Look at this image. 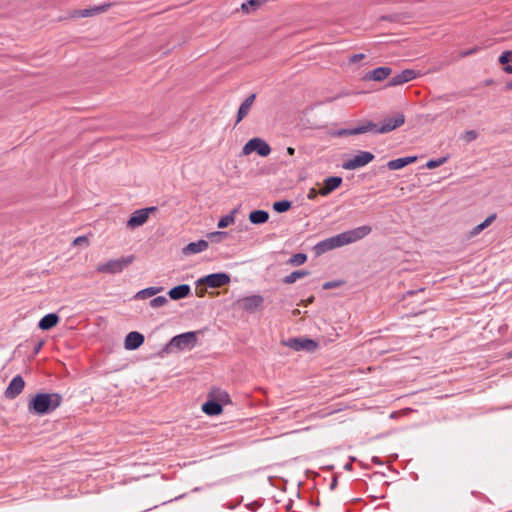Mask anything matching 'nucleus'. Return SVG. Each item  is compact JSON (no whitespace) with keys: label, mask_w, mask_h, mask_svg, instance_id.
I'll list each match as a JSON object with an SVG mask.
<instances>
[{"label":"nucleus","mask_w":512,"mask_h":512,"mask_svg":"<svg viewBox=\"0 0 512 512\" xmlns=\"http://www.w3.org/2000/svg\"><path fill=\"white\" fill-rule=\"evenodd\" d=\"M372 231V227L369 225H363L359 226L357 228H354L352 230H348L345 232H342L338 235H335L333 237L324 239L320 242H318L314 249L316 251V254L320 255L323 253H326L330 250H333L335 248H339L354 242H357L366 236H368Z\"/></svg>","instance_id":"nucleus-1"},{"label":"nucleus","mask_w":512,"mask_h":512,"mask_svg":"<svg viewBox=\"0 0 512 512\" xmlns=\"http://www.w3.org/2000/svg\"><path fill=\"white\" fill-rule=\"evenodd\" d=\"M62 403L58 393H38L28 403L29 412L36 415H46L53 412Z\"/></svg>","instance_id":"nucleus-2"},{"label":"nucleus","mask_w":512,"mask_h":512,"mask_svg":"<svg viewBox=\"0 0 512 512\" xmlns=\"http://www.w3.org/2000/svg\"><path fill=\"white\" fill-rule=\"evenodd\" d=\"M135 260L134 255H127L118 259L109 260L106 263H100L96 267V272L104 274H118L124 271Z\"/></svg>","instance_id":"nucleus-3"},{"label":"nucleus","mask_w":512,"mask_h":512,"mask_svg":"<svg viewBox=\"0 0 512 512\" xmlns=\"http://www.w3.org/2000/svg\"><path fill=\"white\" fill-rule=\"evenodd\" d=\"M198 331H189L174 336L165 347V351H171L172 349L186 350L192 349L197 344Z\"/></svg>","instance_id":"nucleus-4"},{"label":"nucleus","mask_w":512,"mask_h":512,"mask_svg":"<svg viewBox=\"0 0 512 512\" xmlns=\"http://www.w3.org/2000/svg\"><path fill=\"white\" fill-rule=\"evenodd\" d=\"M405 123V116L403 113H396L392 117L385 118L381 125H376L375 128L371 131L378 134H385L391 132Z\"/></svg>","instance_id":"nucleus-5"},{"label":"nucleus","mask_w":512,"mask_h":512,"mask_svg":"<svg viewBox=\"0 0 512 512\" xmlns=\"http://www.w3.org/2000/svg\"><path fill=\"white\" fill-rule=\"evenodd\" d=\"M283 344L295 351L314 352L318 348L316 341L306 337L289 338Z\"/></svg>","instance_id":"nucleus-6"},{"label":"nucleus","mask_w":512,"mask_h":512,"mask_svg":"<svg viewBox=\"0 0 512 512\" xmlns=\"http://www.w3.org/2000/svg\"><path fill=\"white\" fill-rule=\"evenodd\" d=\"M257 152L258 155L266 157L270 154L271 148L269 144L261 138L250 139L242 148V154L247 156L252 152Z\"/></svg>","instance_id":"nucleus-7"},{"label":"nucleus","mask_w":512,"mask_h":512,"mask_svg":"<svg viewBox=\"0 0 512 512\" xmlns=\"http://www.w3.org/2000/svg\"><path fill=\"white\" fill-rule=\"evenodd\" d=\"M374 159V155L368 151H359L353 158L343 162L342 167L345 170H355L370 163Z\"/></svg>","instance_id":"nucleus-8"},{"label":"nucleus","mask_w":512,"mask_h":512,"mask_svg":"<svg viewBox=\"0 0 512 512\" xmlns=\"http://www.w3.org/2000/svg\"><path fill=\"white\" fill-rule=\"evenodd\" d=\"M230 283V276L227 273H212L200 278L198 285L205 284L210 288H220Z\"/></svg>","instance_id":"nucleus-9"},{"label":"nucleus","mask_w":512,"mask_h":512,"mask_svg":"<svg viewBox=\"0 0 512 512\" xmlns=\"http://www.w3.org/2000/svg\"><path fill=\"white\" fill-rule=\"evenodd\" d=\"M156 210L157 208L154 206L136 210L135 212L132 213L131 217L127 221V227L130 229H135L137 227L142 226L147 222L150 213Z\"/></svg>","instance_id":"nucleus-10"},{"label":"nucleus","mask_w":512,"mask_h":512,"mask_svg":"<svg viewBox=\"0 0 512 512\" xmlns=\"http://www.w3.org/2000/svg\"><path fill=\"white\" fill-rule=\"evenodd\" d=\"M238 303L242 310L253 313L262 307L264 298L260 295H251L240 299Z\"/></svg>","instance_id":"nucleus-11"},{"label":"nucleus","mask_w":512,"mask_h":512,"mask_svg":"<svg viewBox=\"0 0 512 512\" xmlns=\"http://www.w3.org/2000/svg\"><path fill=\"white\" fill-rule=\"evenodd\" d=\"M25 381L21 375L12 378L4 394L7 399H15L24 389Z\"/></svg>","instance_id":"nucleus-12"},{"label":"nucleus","mask_w":512,"mask_h":512,"mask_svg":"<svg viewBox=\"0 0 512 512\" xmlns=\"http://www.w3.org/2000/svg\"><path fill=\"white\" fill-rule=\"evenodd\" d=\"M417 72L413 69H405L397 75L390 78L387 83V87H395L402 84H405L417 77Z\"/></svg>","instance_id":"nucleus-13"},{"label":"nucleus","mask_w":512,"mask_h":512,"mask_svg":"<svg viewBox=\"0 0 512 512\" xmlns=\"http://www.w3.org/2000/svg\"><path fill=\"white\" fill-rule=\"evenodd\" d=\"M375 128V123L372 121H366L362 125L350 128V129H340L334 133L335 136L342 137V136H350V135H358V134H364L367 132L372 131Z\"/></svg>","instance_id":"nucleus-14"},{"label":"nucleus","mask_w":512,"mask_h":512,"mask_svg":"<svg viewBox=\"0 0 512 512\" xmlns=\"http://www.w3.org/2000/svg\"><path fill=\"white\" fill-rule=\"evenodd\" d=\"M144 340L145 338L141 333L137 331L129 332L125 338L124 347L127 350H136L144 343Z\"/></svg>","instance_id":"nucleus-15"},{"label":"nucleus","mask_w":512,"mask_h":512,"mask_svg":"<svg viewBox=\"0 0 512 512\" xmlns=\"http://www.w3.org/2000/svg\"><path fill=\"white\" fill-rule=\"evenodd\" d=\"M191 294V288L188 284H181L171 288L168 295L172 300H180Z\"/></svg>","instance_id":"nucleus-16"},{"label":"nucleus","mask_w":512,"mask_h":512,"mask_svg":"<svg viewBox=\"0 0 512 512\" xmlns=\"http://www.w3.org/2000/svg\"><path fill=\"white\" fill-rule=\"evenodd\" d=\"M255 99H256V94H251L241 103V105L238 109V112H237L236 123L241 122L248 115Z\"/></svg>","instance_id":"nucleus-17"},{"label":"nucleus","mask_w":512,"mask_h":512,"mask_svg":"<svg viewBox=\"0 0 512 512\" xmlns=\"http://www.w3.org/2000/svg\"><path fill=\"white\" fill-rule=\"evenodd\" d=\"M342 184V178L331 176L324 180V187L320 190L322 196H327Z\"/></svg>","instance_id":"nucleus-18"},{"label":"nucleus","mask_w":512,"mask_h":512,"mask_svg":"<svg viewBox=\"0 0 512 512\" xmlns=\"http://www.w3.org/2000/svg\"><path fill=\"white\" fill-rule=\"evenodd\" d=\"M209 244L206 240H198L196 242H191L188 245H186L182 252L185 255H191V254H197L200 252L205 251L208 248Z\"/></svg>","instance_id":"nucleus-19"},{"label":"nucleus","mask_w":512,"mask_h":512,"mask_svg":"<svg viewBox=\"0 0 512 512\" xmlns=\"http://www.w3.org/2000/svg\"><path fill=\"white\" fill-rule=\"evenodd\" d=\"M112 6H114V3L106 2V3H103L102 5H98V6H94V7L88 8V9L80 10L79 11V16L80 17L94 16V15L106 12Z\"/></svg>","instance_id":"nucleus-20"},{"label":"nucleus","mask_w":512,"mask_h":512,"mask_svg":"<svg viewBox=\"0 0 512 512\" xmlns=\"http://www.w3.org/2000/svg\"><path fill=\"white\" fill-rule=\"evenodd\" d=\"M392 72L390 67L381 66L368 72L366 78L373 81H382L386 79Z\"/></svg>","instance_id":"nucleus-21"},{"label":"nucleus","mask_w":512,"mask_h":512,"mask_svg":"<svg viewBox=\"0 0 512 512\" xmlns=\"http://www.w3.org/2000/svg\"><path fill=\"white\" fill-rule=\"evenodd\" d=\"M416 160H417L416 156H407V157L397 158V159H394V160H390L387 163V167L390 170H399V169H402V168H404L405 166H407L409 164L414 163Z\"/></svg>","instance_id":"nucleus-22"},{"label":"nucleus","mask_w":512,"mask_h":512,"mask_svg":"<svg viewBox=\"0 0 512 512\" xmlns=\"http://www.w3.org/2000/svg\"><path fill=\"white\" fill-rule=\"evenodd\" d=\"M202 411L210 416H216L222 413V404L214 399L208 400L202 405Z\"/></svg>","instance_id":"nucleus-23"},{"label":"nucleus","mask_w":512,"mask_h":512,"mask_svg":"<svg viewBox=\"0 0 512 512\" xmlns=\"http://www.w3.org/2000/svg\"><path fill=\"white\" fill-rule=\"evenodd\" d=\"M59 322V316L56 313H49L42 317L38 323L41 330H50Z\"/></svg>","instance_id":"nucleus-24"},{"label":"nucleus","mask_w":512,"mask_h":512,"mask_svg":"<svg viewBox=\"0 0 512 512\" xmlns=\"http://www.w3.org/2000/svg\"><path fill=\"white\" fill-rule=\"evenodd\" d=\"M269 219V213L265 210H254L249 214V221L253 224H264Z\"/></svg>","instance_id":"nucleus-25"},{"label":"nucleus","mask_w":512,"mask_h":512,"mask_svg":"<svg viewBox=\"0 0 512 512\" xmlns=\"http://www.w3.org/2000/svg\"><path fill=\"white\" fill-rule=\"evenodd\" d=\"M162 290H163V287H148V288H145V289H143V290L138 291V292L135 294L134 298H135V299H139V300H140V299H141V300H143V299H147V298H149V297H152V296H154V295L158 294V293H159V292H161Z\"/></svg>","instance_id":"nucleus-26"},{"label":"nucleus","mask_w":512,"mask_h":512,"mask_svg":"<svg viewBox=\"0 0 512 512\" xmlns=\"http://www.w3.org/2000/svg\"><path fill=\"white\" fill-rule=\"evenodd\" d=\"M307 275H309V272L307 270H297L285 276L282 281L285 284H292L296 282L298 279L304 278Z\"/></svg>","instance_id":"nucleus-27"},{"label":"nucleus","mask_w":512,"mask_h":512,"mask_svg":"<svg viewBox=\"0 0 512 512\" xmlns=\"http://www.w3.org/2000/svg\"><path fill=\"white\" fill-rule=\"evenodd\" d=\"M261 5L260 0H248L241 5L243 12L249 14L256 11Z\"/></svg>","instance_id":"nucleus-28"},{"label":"nucleus","mask_w":512,"mask_h":512,"mask_svg":"<svg viewBox=\"0 0 512 512\" xmlns=\"http://www.w3.org/2000/svg\"><path fill=\"white\" fill-rule=\"evenodd\" d=\"M236 213H237V210L234 209L233 211H231L230 214L221 217L217 224L218 228H226L229 225H231L235 220L234 215Z\"/></svg>","instance_id":"nucleus-29"},{"label":"nucleus","mask_w":512,"mask_h":512,"mask_svg":"<svg viewBox=\"0 0 512 512\" xmlns=\"http://www.w3.org/2000/svg\"><path fill=\"white\" fill-rule=\"evenodd\" d=\"M211 396L214 398L215 401H218L219 403L229 401L228 393L221 389L212 390Z\"/></svg>","instance_id":"nucleus-30"},{"label":"nucleus","mask_w":512,"mask_h":512,"mask_svg":"<svg viewBox=\"0 0 512 512\" xmlns=\"http://www.w3.org/2000/svg\"><path fill=\"white\" fill-rule=\"evenodd\" d=\"M291 208V202L288 200L277 201L273 204V209L278 213H284Z\"/></svg>","instance_id":"nucleus-31"},{"label":"nucleus","mask_w":512,"mask_h":512,"mask_svg":"<svg viewBox=\"0 0 512 512\" xmlns=\"http://www.w3.org/2000/svg\"><path fill=\"white\" fill-rule=\"evenodd\" d=\"M307 255L305 253H296L288 261L289 264L294 266L302 265L306 262Z\"/></svg>","instance_id":"nucleus-32"},{"label":"nucleus","mask_w":512,"mask_h":512,"mask_svg":"<svg viewBox=\"0 0 512 512\" xmlns=\"http://www.w3.org/2000/svg\"><path fill=\"white\" fill-rule=\"evenodd\" d=\"M447 157H441V158H438V159H431L429 160L427 163H426V167L428 169H434L436 167H439L441 165H443L446 161H447Z\"/></svg>","instance_id":"nucleus-33"},{"label":"nucleus","mask_w":512,"mask_h":512,"mask_svg":"<svg viewBox=\"0 0 512 512\" xmlns=\"http://www.w3.org/2000/svg\"><path fill=\"white\" fill-rule=\"evenodd\" d=\"M167 302L168 300L165 296H157L150 301V306L152 308H158L166 305Z\"/></svg>","instance_id":"nucleus-34"},{"label":"nucleus","mask_w":512,"mask_h":512,"mask_svg":"<svg viewBox=\"0 0 512 512\" xmlns=\"http://www.w3.org/2000/svg\"><path fill=\"white\" fill-rule=\"evenodd\" d=\"M467 142H472L478 138V132L475 130H467L462 136Z\"/></svg>","instance_id":"nucleus-35"},{"label":"nucleus","mask_w":512,"mask_h":512,"mask_svg":"<svg viewBox=\"0 0 512 512\" xmlns=\"http://www.w3.org/2000/svg\"><path fill=\"white\" fill-rule=\"evenodd\" d=\"M512 52L511 51H505L501 54L499 57V62L503 64L504 66L507 65L510 62Z\"/></svg>","instance_id":"nucleus-36"},{"label":"nucleus","mask_w":512,"mask_h":512,"mask_svg":"<svg viewBox=\"0 0 512 512\" xmlns=\"http://www.w3.org/2000/svg\"><path fill=\"white\" fill-rule=\"evenodd\" d=\"M496 214L489 215L482 223H480V229H486L495 220Z\"/></svg>","instance_id":"nucleus-37"},{"label":"nucleus","mask_w":512,"mask_h":512,"mask_svg":"<svg viewBox=\"0 0 512 512\" xmlns=\"http://www.w3.org/2000/svg\"><path fill=\"white\" fill-rule=\"evenodd\" d=\"M341 284H342V282H341V281H329V282H325V283L323 284V289H324V290H328V289L337 288V287H339Z\"/></svg>","instance_id":"nucleus-38"},{"label":"nucleus","mask_w":512,"mask_h":512,"mask_svg":"<svg viewBox=\"0 0 512 512\" xmlns=\"http://www.w3.org/2000/svg\"><path fill=\"white\" fill-rule=\"evenodd\" d=\"M73 244L75 246H80V245H87L88 244V240L85 236H79L77 237L74 241H73Z\"/></svg>","instance_id":"nucleus-39"},{"label":"nucleus","mask_w":512,"mask_h":512,"mask_svg":"<svg viewBox=\"0 0 512 512\" xmlns=\"http://www.w3.org/2000/svg\"><path fill=\"white\" fill-rule=\"evenodd\" d=\"M318 194H320V190L317 191L315 188H310L307 194V198L310 200H314L317 198Z\"/></svg>","instance_id":"nucleus-40"},{"label":"nucleus","mask_w":512,"mask_h":512,"mask_svg":"<svg viewBox=\"0 0 512 512\" xmlns=\"http://www.w3.org/2000/svg\"><path fill=\"white\" fill-rule=\"evenodd\" d=\"M365 58V55L364 54H354L350 57L349 61L351 63H357L359 62L360 60L364 59Z\"/></svg>","instance_id":"nucleus-41"},{"label":"nucleus","mask_w":512,"mask_h":512,"mask_svg":"<svg viewBox=\"0 0 512 512\" xmlns=\"http://www.w3.org/2000/svg\"><path fill=\"white\" fill-rule=\"evenodd\" d=\"M477 51V48H473V49H470V50H466V51H462L460 53V56L461 57H467L469 55H472L473 53H475Z\"/></svg>","instance_id":"nucleus-42"},{"label":"nucleus","mask_w":512,"mask_h":512,"mask_svg":"<svg viewBox=\"0 0 512 512\" xmlns=\"http://www.w3.org/2000/svg\"><path fill=\"white\" fill-rule=\"evenodd\" d=\"M226 235V232H212L210 233L208 236L209 238H214V237H224Z\"/></svg>","instance_id":"nucleus-43"},{"label":"nucleus","mask_w":512,"mask_h":512,"mask_svg":"<svg viewBox=\"0 0 512 512\" xmlns=\"http://www.w3.org/2000/svg\"><path fill=\"white\" fill-rule=\"evenodd\" d=\"M43 346V341H39L34 347V354H37Z\"/></svg>","instance_id":"nucleus-44"},{"label":"nucleus","mask_w":512,"mask_h":512,"mask_svg":"<svg viewBox=\"0 0 512 512\" xmlns=\"http://www.w3.org/2000/svg\"><path fill=\"white\" fill-rule=\"evenodd\" d=\"M481 231H483V229H480V225L478 224L477 226H475L472 230V234L473 235H477L478 233H480Z\"/></svg>","instance_id":"nucleus-45"},{"label":"nucleus","mask_w":512,"mask_h":512,"mask_svg":"<svg viewBox=\"0 0 512 512\" xmlns=\"http://www.w3.org/2000/svg\"><path fill=\"white\" fill-rule=\"evenodd\" d=\"M503 70L506 72V73H512V65L510 64H507L503 67Z\"/></svg>","instance_id":"nucleus-46"},{"label":"nucleus","mask_w":512,"mask_h":512,"mask_svg":"<svg viewBox=\"0 0 512 512\" xmlns=\"http://www.w3.org/2000/svg\"><path fill=\"white\" fill-rule=\"evenodd\" d=\"M294 153H295V149L293 147H288L287 148V154L288 155L292 156V155H294Z\"/></svg>","instance_id":"nucleus-47"},{"label":"nucleus","mask_w":512,"mask_h":512,"mask_svg":"<svg viewBox=\"0 0 512 512\" xmlns=\"http://www.w3.org/2000/svg\"><path fill=\"white\" fill-rule=\"evenodd\" d=\"M336 485H337V479L333 478L332 483L330 484V488L334 489L336 487Z\"/></svg>","instance_id":"nucleus-48"},{"label":"nucleus","mask_w":512,"mask_h":512,"mask_svg":"<svg viewBox=\"0 0 512 512\" xmlns=\"http://www.w3.org/2000/svg\"><path fill=\"white\" fill-rule=\"evenodd\" d=\"M506 89H507V90H512V80H511V81H508V82L506 83Z\"/></svg>","instance_id":"nucleus-49"},{"label":"nucleus","mask_w":512,"mask_h":512,"mask_svg":"<svg viewBox=\"0 0 512 512\" xmlns=\"http://www.w3.org/2000/svg\"><path fill=\"white\" fill-rule=\"evenodd\" d=\"M313 299H314L313 297H311V298L307 299V301H306L305 305H308V304L312 303V302H313Z\"/></svg>","instance_id":"nucleus-50"},{"label":"nucleus","mask_w":512,"mask_h":512,"mask_svg":"<svg viewBox=\"0 0 512 512\" xmlns=\"http://www.w3.org/2000/svg\"><path fill=\"white\" fill-rule=\"evenodd\" d=\"M460 113H464V110L463 109H457L456 110V116L459 115Z\"/></svg>","instance_id":"nucleus-51"},{"label":"nucleus","mask_w":512,"mask_h":512,"mask_svg":"<svg viewBox=\"0 0 512 512\" xmlns=\"http://www.w3.org/2000/svg\"><path fill=\"white\" fill-rule=\"evenodd\" d=\"M415 293H416V291L410 290V291H408V292H407V295L412 296V295H414Z\"/></svg>","instance_id":"nucleus-52"},{"label":"nucleus","mask_w":512,"mask_h":512,"mask_svg":"<svg viewBox=\"0 0 512 512\" xmlns=\"http://www.w3.org/2000/svg\"><path fill=\"white\" fill-rule=\"evenodd\" d=\"M381 19L382 20H393L391 17H388V16H383Z\"/></svg>","instance_id":"nucleus-53"},{"label":"nucleus","mask_w":512,"mask_h":512,"mask_svg":"<svg viewBox=\"0 0 512 512\" xmlns=\"http://www.w3.org/2000/svg\"><path fill=\"white\" fill-rule=\"evenodd\" d=\"M345 469H351V464H349V463H348V464H346V465H345Z\"/></svg>","instance_id":"nucleus-54"},{"label":"nucleus","mask_w":512,"mask_h":512,"mask_svg":"<svg viewBox=\"0 0 512 512\" xmlns=\"http://www.w3.org/2000/svg\"><path fill=\"white\" fill-rule=\"evenodd\" d=\"M440 99L448 100L446 96H441Z\"/></svg>","instance_id":"nucleus-55"}]
</instances>
